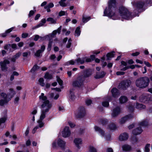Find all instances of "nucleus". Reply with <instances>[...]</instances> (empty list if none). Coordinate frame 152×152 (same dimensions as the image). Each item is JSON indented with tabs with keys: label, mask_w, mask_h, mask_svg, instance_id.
Returning <instances> with one entry per match:
<instances>
[{
	"label": "nucleus",
	"mask_w": 152,
	"mask_h": 152,
	"mask_svg": "<svg viewBox=\"0 0 152 152\" xmlns=\"http://www.w3.org/2000/svg\"><path fill=\"white\" fill-rule=\"evenodd\" d=\"M68 123L69 125L72 128L74 127L75 126V124L71 121L68 122Z\"/></svg>",
	"instance_id": "obj_56"
},
{
	"label": "nucleus",
	"mask_w": 152,
	"mask_h": 152,
	"mask_svg": "<svg viewBox=\"0 0 152 152\" xmlns=\"http://www.w3.org/2000/svg\"><path fill=\"white\" fill-rule=\"evenodd\" d=\"M1 96L3 98L4 100L0 101V105H3L5 103H7L9 101L8 100L9 97L7 95L4 93L1 94Z\"/></svg>",
	"instance_id": "obj_9"
},
{
	"label": "nucleus",
	"mask_w": 152,
	"mask_h": 152,
	"mask_svg": "<svg viewBox=\"0 0 152 152\" xmlns=\"http://www.w3.org/2000/svg\"><path fill=\"white\" fill-rule=\"evenodd\" d=\"M52 41H50L48 46V48H47L48 50V51H50L51 50V47L52 46Z\"/></svg>",
	"instance_id": "obj_49"
},
{
	"label": "nucleus",
	"mask_w": 152,
	"mask_h": 152,
	"mask_svg": "<svg viewBox=\"0 0 152 152\" xmlns=\"http://www.w3.org/2000/svg\"><path fill=\"white\" fill-rule=\"evenodd\" d=\"M84 59L85 61H86V62H90L91 60V58H87V57H84Z\"/></svg>",
	"instance_id": "obj_54"
},
{
	"label": "nucleus",
	"mask_w": 152,
	"mask_h": 152,
	"mask_svg": "<svg viewBox=\"0 0 152 152\" xmlns=\"http://www.w3.org/2000/svg\"><path fill=\"white\" fill-rule=\"evenodd\" d=\"M10 62L7 59H5L3 61H1L0 63L1 69L3 71H7L8 67L7 66V64H10Z\"/></svg>",
	"instance_id": "obj_8"
},
{
	"label": "nucleus",
	"mask_w": 152,
	"mask_h": 152,
	"mask_svg": "<svg viewBox=\"0 0 152 152\" xmlns=\"http://www.w3.org/2000/svg\"><path fill=\"white\" fill-rule=\"evenodd\" d=\"M7 119V117L4 116V117L1 118H0V126L1 124L4 123Z\"/></svg>",
	"instance_id": "obj_42"
},
{
	"label": "nucleus",
	"mask_w": 152,
	"mask_h": 152,
	"mask_svg": "<svg viewBox=\"0 0 152 152\" xmlns=\"http://www.w3.org/2000/svg\"><path fill=\"white\" fill-rule=\"evenodd\" d=\"M111 92L113 96L115 97L118 96L119 95L118 90L116 88H113Z\"/></svg>",
	"instance_id": "obj_18"
},
{
	"label": "nucleus",
	"mask_w": 152,
	"mask_h": 152,
	"mask_svg": "<svg viewBox=\"0 0 152 152\" xmlns=\"http://www.w3.org/2000/svg\"><path fill=\"white\" fill-rule=\"evenodd\" d=\"M134 106L135 108L140 110L144 109L145 107V106L141 104H138L137 103L136 105H134Z\"/></svg>",
	"instance_id": "obj_25"
},
{
	"label": "nucleus",
	"mask_w": 152,
	"mask_h": 152,
	"mask_svg": "<svg viewBox=\"0 0 152 152\" xmlns=\"http://www.w3.org/2000/svg\"><path fill=\"white\" fill-rule=\"evenodd\" d=\"M40 16V15L39 14H38L36 15L34 18V20H37L39 18Z\"/></svg>",
	"instance_id": "obj_62"
},
{
	"label": "nucleus",
	"mask_w": 152,
	"mask_h": 152,
	"mask_svg": "<svg viewBox=\"0 0 152 152\" xmlns=\"http://www.w3.org/2000/svg\"><path fill=\"white\" fill-rule=\"evenodd\" d=\"M14 27H12L7 30H6L5 33L2 34H1V36L4 37L6 36L7 34L10 32L14 28Z\"/></svg>",
	"instance_id": "obj_23"
},
{
	"label": "nucleus",
	"mask_w": 152,
	"mask_h": 152,
	"mask_svg": "<svg viewBox=\"0 0 152 152\" xmlns=\"http://www.w3.org/2000/svg\"><path fill=\"white\" fill-rule=\"evenodd\" d=\"M51 107V104L49 101H47L46 102L42 103L41 105V110L48 112Z\"/></svg>",
	"instance_id": "obj_7"
},
{
	"label": "nucleus",
	"mask_w": 152,
	"mask_h": 152,
	"mask_svg": "<svg viewBox=\"0 0 152 152\" xmlns=\"http://www.w3.org/2000/svg\"><path fill=\"white\" fill-rule=\"evenodd\" d=\"M116 128L115 125L114 124H112L109 126L108 129L110 130H113L115 129Z\"/></svg>",
	"instance_id": "obj_34"
},
{
	"label": "nucleus",
	"mask_w": 152,
	"mask_h": 152,
	"mask_svg": "<svg viewBox=\"0 0 152 152\" xmlns=\"http://www.w3.org/2000/svg\"><path fill=\"white\" fill-rule=\"evenodd\" d=\"M39 128V127L38 126H35L32 130V133L33 134H34L36 132L37 130Z\"/></svg>",
	"instance_id": "obj_59"
},
{
	"label": "nucleus",
	"mask_w": 152,
	"mask_h": 152,
	"mask_svg": "<svg viewBox=\"0 0 152 152\" xmlns=\"http://www.w3.org/2000/svg\"><path fill=\"white\" fill-rule=\"evenodd\" d=\"M39 68V67L37 65H34L31 70V72H34L37 70Z\"/></svg>",
	"instance_id": "obj_48"
},
{
	"label": "nucleus",
	"mask_w": 152,
	"mask_h": 152,
	"mask_svg": "<svg viewBox=\"0 0 152 152\" xmlns=\"http://www.w3.org/2000/svg\"><path fill=\"white\" fill-rule=\"evenodd\" d=\"M58 144L59 146L62 147L64 146L65 142L59 139L58 142Z\"/></svg>",
	"instance_id": "obj_27"
},
{
	"label": "nucleus",
	"mask_w": 152,
	"mask_h": 152,
	"mask_svg": "<svg viewBox=\"0 0 152 152\" xmlns=\"http://www.w3.org/2000/svg\"><path fill=\"white\" fill-rule=\"evenodd\" d=\"M132 140L134 143L138 141V139L135 137H134L132 138Z\"/></svg>",
	"instance_id": "obj_60"
},
{
	"label": "nucleus",
	"mask_w": 152,
	"mask_h": 152,
	"mask_svg": "<svg viewBox=\"0 0 152 152\" xmlns=\"http://www.w3.org/2000/svg\"><path fill=\"white\" fill-rule=\"evenodd\" d=\"M144 5V4L142 2H139L134 5V6L137 8H142Z\"/></svg>",
	"instance_id": "obj_30"
},
{
	"label": "nucleus",
	"mask_w": 152,
	"mask_h": 152,
	"mask_svg": "<svg viewBox=\"0 0 152 152\" xmlns=\"http://www.w3.org/2000/svg\"><path fill=\"white\" fill-rule=\"evenodd\" d=\"M37 123L38 125V126L39 127H39L42 128L44 126V123L41 121L40 119V120H39L38 121Z\"/></svg>",
	"instance_id": "obj_35"
},
{
	"label": "nucleus",
	"mask_w": 152,
	"mask_h": 152,
	"mask_svg": "<svg viewBox=\"0 0 152 152\" xmlns=\"http://www.w3.org/2000/svg\"><path fill=\"white\" fill-rule=\"evenodd\" d=\"M36 12V10L34 11L31 10L30 11L29 14H28V17H31V16L33 15L34 14L35 12Z\"/></svg>",
	"instance_id": "obj_51"
},
{
	"label": "nucleus",
	"mask_w": 152,
	"mask_h": 152,
	"mask_svg": "<svg viewBox=\"0 0 152 152\" xmlns=\"http://www.w3.org/2000/svg\"><path fill=\"white\" fill-rule=\"evenodd\" d=\"M67 14V13L66 12H65L63 11H61L59 12L58 15L59 16H61Z\"/></svg>",
	"instance_id": "obj_45"
},
{
	"label": "nucleus",
	"mask_w": 152,
	"mask_h": 152,
	"mask_svg": "<svg viewBox=\"0 0 152 152\" xmlns=\"http://www.w3.org/2000/svg\"><path fill=\"white\" fill-rule=\"evenodd\" d=\"M46 22V20L45 19L43 18L41 20L40 23L38 24L39 27L42 26L44 25V24Z\"/></svg>",
	"instance_id": "obj_36"
},
{
	"label": "nucleus",
	"mask_w": 152,
	"mask_h": 152,
	"mask_svg": "<svg viewBox=\"0 0 152 152\" xmlns=\"http://www.w3.org/2000/svg\"><path fill=\"white\" fill-rule=\"evenodd\" d=\"M76 61L78 64H83L85 62L84 57L82 58H78L76 60Z\"/></svg>",
	"instance_id": "obj_31"
},
{
	"label": "nucleus",
	"mask_w": 152,
	"mask_h": 152,
	"mask_svg": "<svg viewBox=\"0 0 152 152\" xmlns=\"http://www.w3.org/2000/svg\"><path fill=\"white\" fill-rule=\"evenodd\" d=\"M120 111V109L119 107L116 108L113 110L112 114V116L113 117H115L119 113Z\"/></svg>",
	"instance_id": "obj_15"
},
{
	"label": "nucleus",
	"mask_w": 152,
	"mask_h": 152,
	"mask_svg": "<svg viewBox=\"0 0 152 152\" xmlns=\"http://www.w3.org/2000/svg\"><path fill=\"white\" fill-rule=\"evenodd\" d=\"M84 80V77L82 76H80L77 80L74 81L73 83V86L80 87L83 86V82Z\"/></svg>",
	"instance_id": "obj_6"
},
{
	"label": "nucleus",
	"mask_w": 152,
	"mask_h": 152,
	"mask_svg": "<svg viewBox=\"0 0 152 152\" xmlns=\"http://www.w3.org/2000/svg\"><path fill=\"white\" fill-rule=\"evenodd\" d=\"M129 119V117L128 116L122 118L119 121V123L121 124L124 123L127 120Z\"/></svg>",
	"instance_id": "obj_24"
},
{
	"label": "nucleus",
	"mask_w": 152,
	"mask_h": 152,
	"mask_svg": "<svg viewBox=\"0 0 152 152\" xmlns=\"http://www.w3.org/2000/svg\"><path fill=\"white\" fill-rule=\"evenodd\" d=\"M28 34L27 33H23L22 34V37L23 38H26L28 36Z\"/></svg>",
	"instance_id": "obj_53"
},
{
	"label": "nucleus",
	"mask_w": 152,
	"mask_h": 152,
	"mask_svg": "<svg viewBox=\"0 0 152 152\" xmlns=\"http://www.w3.org/2000/svg\"><path fill=\"white\" fill-rule=\"evenodd\" d=\"M86 112L85 108L83 107H80L75 114L76 117L77 118H82L86 115Z\"/></svg>",
	"instance_id": "obj_4"
},
{
	"label": "nucleus",
	"mask_w": 152,
	"mask_h": 152,
	"mask_svg": "<svg viewBox=\"0 0 152 152\" xmlns=\"http://www.w3.org/2000/svg\"><path fill=\"white\" fill-rule=\"evenodd\" d=\"M106 152H113V150L111 148H108L106 150Z\"/></svg>",
	"instance_id": "obj_64"
},
{
	"label": "nucleus",
	"mask_w": 152,
	"mask_h": 152,
	"mask_svg": "<svg viewBox=\"0 0 152 152\" xmlns=\"http://www.w3.org/2000/svg\"><path fill=\"white\" fill-rule=\"evenodd\" d=\"M119 12L120 15L124 18L128 20L130 19L131 15L127 10L124 7H121L119 8Z\"/></svg>",
	"instance_id": "obj_3"
},
{
	"label": "nucleus",
	"mask_w": 152,
	"mask_h": 152,
	"mask_svg": "<svg viewBox=\"0 0 152 152\" xmlns=\"http://www.w3.org/2000/svg\"><path fill=\"white\" fill-rule=\"evenodd\" d=\"M102 105L103 106L105 107H107L108 106L109 104L108 102H105L102 103Z\"/></svg>",
	"instance_id": "obj_55"
},
{
	"label": "nucleus",
	"mask_w": 152,
	"mask_h": 152,
	"mask_svg": "<svg viewBox=\"0 0 152 152\" xmlns=\"http://www.w3.org/2000/svg\"><path fill=\"white\" fill-rule=\"evenodd\" d=\"M75 63H76V62L74 61V60H70L69 61L67 62L66 63V64L67 65H68L70 64L74 65L75 64Z\"/></svg>",
	"instance_id": "obj_43"
},
{
	"label": "nucleus",
	"mask_w": 152,
	"mask_h": 152,
	"mask_svg": "<svg viewBox=\"0 0 152 152\" xmlns=\"http://www.w3.org/2000/svg\"><path fill=\"white\" fill-rule=\"evenodd\" d=\"M131 84L130 80H125L122 81L119 85L118 88L119 89L126 90L129 87Z\"/></svg>",
	"instance_id": "obj_5"
},
{
	"label": "nucleus",
	"mask_w": 152,
	"mask_h": 152,
	"mask_svg": "<svg viewBox=\"0 0 152 152\" xmlns=\"http://www.w3.org/2000/svg\"><path fill=\"white\" fill-rule=\"evenodd\" d=\"M52 75H50L48 73H46L44 76V78L48 79H50L52 78Z\"/></svg>",
	"instance_id": "obj_38"
},
{
	"label": "nucleus",
	"mask_w": 152,
	"mask_h": 152,
	"mask_svg": "<svg viewBox=\"0 0 152 152\" xmlns=\"http://www.w3.org/2000/svg\"><path fill=\"white\" fill-rule=\"evenodd\" d=\"M122 149L125 151H129L131 150V147L128 145H124L122 146Z\"/></svg>",
	"instance_id": "obj_22"
},
{
	"label": "nucleus",
	"mask_w": 152,
	"mask_h": 152,
	"mask_svg": "<svg viewBox=\"0 0 152 152\" xmlns=\"http://www.w3.org/2000/svg\"><path fill=\"white\" fill-rule=\"evenodd\" d=\"M72 40L71 38H70L68 39L67 44L66 45V47L67 48H69L70 47L72 44Z\"/></svg>",
	"instance_id": "obj_41"
},
{
	"label": "nucleus",
	"mask_w": 152,
	"mask_h": 152,
	"mask_svg": "<svg viewBox=\"0 0 152 152\" xmlns=\"http://www.w3.org/2000/svg\"><path fill=\"white\" fill-rule=\"evenodd\" d=\"M40 36L38 35H36L35 36L34 38V40L35 41H37L39 39V38Z\"/></svg>",
	"instance_id": "obj_63"
},
{
	"label": "nucleus",
	"mask_w": 152,
	"mask_h": 152,
	"mask_svg": "<svg viewBox=\"0 0 152 152\" xmlns=\"http://www.w3.org/2000/svg\"><path fill=\"white\" fill-rule=\"evenodd\" d=\"M94 129L95 131L98 132L99 133H100L102 136H104V132L99 128L97 126H95Z\"/></svg>",
	"instance_id": "obj_28"
},
{
	"label": "nucleus",
	"mask_w": 152,
	"mask_h": 152,
	"mask_svg": "<svg viewBox=\"0 0 152 152\" xmlns=\"http://www.w3.org/2000/svg\"><path fill=\"white\" fill-rule=\"evenodd\" d=\"M148 123L146 121H142L140 123V125L143 127L146 126H148Z\"/></svg>",
	"instance_id": "obj_46"
},
{
	"label": "nucleus",
	"mask_w": 152,
	"mask_h": 152,
	"mask_svg": "<svg viewBox=\"0 0 152 152\" xmlns=\"http://www.w3.org/2000/svg\"><path fill=\"white\" fill-rule=\"evenodd\" d=\"M149 80L147 77H140L135 82L136 86L139 88L143 89L147 87L149 84Z\"/></svg>",
	"instance_id": "obj_1"
},
{
	"label": "nucleus",
	"mask_w": 152,
	"mask_h": 152,
	"mask_svg": "<svg viewBox=\"0 0 152 152\" xmlns=\"http://www.w3.org/2000/svg\"><path fill=\"white\" fill-rule=\"evenodd\" d=\"M37 113V110H34L32 111V112H31V115H34L36 114Z\"/></svg>",
	"instance_id": "obj_58"
},
{
	"label": "nucleus",
	"mask_w": 152,
	"mask_h": 152,
	"mask_svg": "<svg viewBox=\"0 0 152 152\" xmlns=\"http://www.w3.org/2000/svg\"><path fill=\"white\" fill-rule=\"evenodd\" d=\"M74 142L76 146L78 148H80V147L79 145L81 144L82 142L81 139L80 138H76L74 140Z\"/></svg>",
	"instance_id": "obj_17"
},
{
	"label": "nucleus",
	"mask_w": 152,
	"mask_h": 152,
	"mask_svg": "<svg viewBox=\"0 0 152 152\" xmlns=\"http://www.w3.org/2000/svg\"><path fill=\"white\" fill-rule=\"evenodd\" d=\"M40 101L42 103L46 102L47 101H49L47 98V97L45 96L44 93H42L41 95L39 96Z\"/></svg>",
	"instance_id": "obj_13"
},
{
	"label": "nucleus",
	"mask_w": 152,
	"mask_h": 152,
	"mask_svg": "<svg viewBox=\"0 0 152 152\" xmlns=\"http://www.w3.org/2000/svg\"><path fill=\"white\" fill-rule=\"evenodd\" d=\"M71 134L70 132L68 127H65L62 132V135L63 137H66L69 136Z\"/></svg>",
	"instance_id": "obj_10"
},
{
	"label": "nucleus",
	"mask_w": 152,
	"mask_h": 152,
	"mask_svg": "<svg viewBox=\"0 0 152 152\" xmlns=\"http://www.w3.org/2000/svg\"><path fill=\"white\" fill-rule=\"evenodd\" d=\"M20 55L21 53L19 52L17 54H16L15 56H14L15 57V58L17 59L20 57Z\"/></svg>",
	"instance_id": "obj_57"
},
{
	"label": "nucleus",
	"mask_w": 152,
	"mask_h": 152,
	"mask_svg": "<svg viewBox=\"0 0 152 152\" xmlns=\"http://www.w3.org/2000/svg\"><path fill=\"white\" fill-rule=\"evenodd\" d=\"M115 0H110L108 8H106L104 12V16L110 17L113 16L115 15L114 11L115 10Z\"/></svg>",
	"instance_id": "obj_2"
},
{
	"label": "nucleus",
	"mask_w": 152,
	"mask_h": 152,
	"mask_svg": "<svg viewBox=\"0 0 152 152\" xmlns=\"http://www.w3.org/2000/svg\"><path fill=\"white\" fill-rule=\"evenodd\" d=\"M57 80L60 86H62L63 83L62 81L58 77H57Z\"/></svg>",
	"instance_id": "obj_50"
},
{
	"label": "nucleus",
	"mask_w": 152,
	"mask_h": 152,
	"mask_svg": "<svg viewBox=\"0 0 152 152\" xmlns=\"http://www.w3.org/2000/svg\"><path fill=\"white\" fill-rule=\"evenodd\" d=\"M57 31L56 30H54L53 31L52 33L51 34H50L48 35H46L45 36V37L46 38H49V39L50 38H53L56 34Z\"/></svg>",
	"instance_id": "obj_19"
},
{
	"label": "nucleus",
	"mask_w": 152,
	"mask_h": 152,
	"mask_svg": "<svg viewBox=\"0 0 152 152\" xmlns=\"http://www.w3.org/2000/svg\"><path fill=\"white\" fill-rule=\"evenodd\" d=\"M150 144H147L145 148V152H149L150 151L149 148L150 146Z\"/></svg>",
	"instance_id": "obj_40"
},
{
	"label": "nucleus",
	"mask_w": 152,
	"mask_h": 152,
	"mask_svg": "<svg viewBox=\"0 0 152 152\" xmlns=\"http://www.w3.org/2000/svg\"><path fill=\"white\" fill-rule=\"evenodd\" d=\"M30 52H25L23 53V56L24 57H27L28 55H30Z\"/></svg>",
	"instance_id": "obj_52"
},
{
	"label": "nucleus",
	"mask_w": 152,
	"mask_h": 152,
	"mask_svg": "<svg viewBox=\"0 0 152 152\" xmlns=\"http://www.w3.org/2000/svg\"><path fill=\"white\" fill-rule=\"evenodd\" d=\"M124 74V72H116V74L117 75H123Z\"/></svg>",
	"instance_id": "obj_61"
},
{
	"label": "nucleus",
	"mask_w": 152,
	"mask_h": 152,
	"mask_svg": "<svg viewBox=\"0 0 152 152\" xmlns=\"http://www.w3.org/2000/svg\"><path fill=\"white\" fill-rule=\"evenodd\" d=\"M8 94V95L9 97L8 100L10 101L11 99L13 97L14 95L16 93L14 91V89L12 88H10Z\"/></svg>",
	"instance_id": "obj_11"
},
{
	"label": "nucleus",
	"mask_w": 152,
	"mask_h": 152,
	"mask_svg": "<svg viewBox=\"0 0 152 152\" xmlns=\"http://www.w3.org/2000/svg\"><path fill=\"white\" fill-rule=\"evenodd\" d=\"M80 27H77L75 31V36L77 37H78L80 34Z\"/></svg>",
	"instance_id": "obj_32"
},
{
	"label": "nucleus",
	"mask_w": 152,
	"mask_h": 152,
	"mask_svg": "<svg viewBox=\"0 0 152 152\" xmlns=\"http://www.w3.org/2000/svg\"><path fill=\"white\" fill-rule=\"evenodd\" d=\"M45 47L44 45H42L41 47L40 50H38L35 54V55L37 57H39L40 56L41 54L45 50Z\"/></svg>",
	"instance_id": "obj_12"
},
{
	"label": "nucleus",
	"mask_w": 152,
	"mask_h": 152,
	"mask_svg": "<svg viewBox=\"0 0 152 152\" xmlns=\"http://www.w3.org/2000/svg\"><path fill=\"white\" fill-rule=\"evenodd\" d=\"M128 138V134L126 133H124L119 136V139L121 141L127 140Z\"/></svg>",
	"instance_id": "obj_14"
},
{
	"label": "nucleus",
	"mask_w": 152,
	"mask_h": 152,
	"mask_svg": "<svg viewBox=\"0 0 152 152\" xmlns=\"http://www.w3.org/2000/svg\"><path fill=\"white\" fill-rule=\"evenodd\" d=\"M105 74L104 72H102L100 73H97L96 75L94 76L95 78L96 79L99 78L103 77Z\"/></svg>",
	"instance_id": "obj_20"
},
{
	"label": "nucleus",
	"mask_w": 152,
	"mask_h": 152,
	"mask_svg": "<svg viewBox=\"0 0 152 152\" xmlns=\"http://www.w3.org/2000/svg\"><path fill=\"white\" fill-rule=\"evenodd\" d=\"M47 21L50 22V23L55 24L56 23V20L52 18H49L47 19Z\"/></svg>",
	"instance_id": "obj_33"
},
{
	"label": "nucleus",
	"mask_w": 152,
	"mask_h": 152,
	"mask_svg": "<svg viewBox=\"0 0 152 152\" xmlns=\"http://www.w3.org/2000/svg\"><path fill=\"white\" fill-rule=\"evenodd\" d=\"M142 132L141 128H137L133 130L132 132L135 135H137L140 134Z\"/></svg>",
	"instance_id": "obj_21"
},
{
	"label": "nucleus",
	"mask_w": 152,
	"mask_h": 152,
	"mask_svg": "<svg viewBox=\"0 0 152 152\" xmlns=\"http://www.w3.org/2000/svg\"><path fill=\"white\" fill-rule=\"evenodd\" d=\"M89 152H97L96 149L93 147H90Z\"/></svg>",
	"instance_id": "obj_47"
},
{
	"label": "nucleus",
	"mask_w": 152,
	"mask_h": 152,
	"mask_svg": "<svg viewBox=\"0 0 152 152\" xmlns=\"http://www.w3.org/2000/svg\"><path fill=\"white\" fill-rule=\"evenodd\" d=\"M91 19V18L90 17H83L82 19V21L84 23H85L88 22Z\"/></svg>",
	"instance_id": "obj_39"
},
{
	"label": "nucleus",
	"mask_w": 152,
	"mask_h": 152,
	"mask_svg": "<svg viewBox=\"0 0 152 152\" xmlns=\"http://www.w3.org/2000/svg\"><path fill=\"white\" fill-rule=\"evenodd\" d=\"M44 79L43 78H40L39 80V82L41 86H43L45 85V83H44Z\"/></svg>",
	"instance_id": "obj_44"
},
{
	"label": "nucleus",
	"mask_w": 152,
	"mask_h": 152,
	"mask_svg": "<svg viewBox=\"0 0 152 152\" xmlns=\"http://www.w3.org/2000/svg\"><path fill=\"white\" fill-rule=\"evenodd\" d=\"M66 0H61L59 2L60 6L63 7H65L66 6V4L64 2Z\"/></svg>",
	"instance_id": "obj_37"
},
{
	"label": "nucleus",
	"mask_w": 152,
	"mask_h": 152,
	"mask_svg": "<svg viewBox=\"0 0 152 152\" xmlns=\"http://www.w3.org/2000/svg\"><path fill=\"white\" fill-rule=\"evenodd\" d=\"M114 52H112L111 53H108L107 55V60H110L112 58L114 57L115 54L114 53Z\"/></svg>",
	"instance_id": "obj_26"
},
{
	"label": "nucleus",
	"mask_w": 152,
	"mask_h": 152,
	"mask_svg": "<svg viewBox=\"0 0 152 152\" xmlns=\"http://www.w3.org/2000/svg\"><path fill=\"white\" fill-rule=\"evenodd\" d=\"M127 98L125 96H122L119 99V102L121 104H124L127 101Z\"/></svg>",
	"instance_id": "obj_16"
},
{
	"label": "nucleus",
	"mask_w": 152,
	"mask_h": 152,
	"mask_svg": "<svg viewBox=\"0 0 152 152\" xmlns=\"http://www.w3.org/2000/svg\"><path fill=\"white\" fill-rule=\"evenodd\" d=\"M47 112L41 110V114L40 117V119L41 120H43L45 118Z\"/></svg>",
	"instance_id": "obj_29"
}]
</instances>
